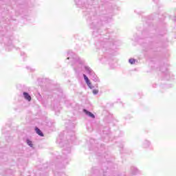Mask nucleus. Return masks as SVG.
Returning a JSON list of instances; mask_svg holds the SVG:
<instances>
[{
    "label": "nucleus",
    "instance_id": "3",
    "mask_svg": "<svg viewBox=\"0 0 176 176\" xmlns=\"http://www.w3.org/2000/svg\"><path fill=\"white\" fill-rule=\"evenodd\" d=\"M35 131L36 134L40 135V137H43V133H42V131H41V129H39L38 127L35 128Z\"/></svg>",
    "mask_w": 176,
    "mask_h": 176
},
{
    "label": "nucleus",
    "instance_id": "7",
    "mask_svg": "<svg viewBox=\"0 0 176 176\" xmlns=\"http://www.w3.org/2000/svg\"><path fill=\"white\" fill-rule=\"evenodd\" d=\"M93 94H98V90H97V89H94V90H93Z\"/></svg>",
    "mask_w": 176,
    "mask_h": 176
},
{
    "label": "nucleus",
    "instance_id": "1",
    "mask_svg": "<svg viewBox=\"0 0 176 176\" xmlns=\"http://www.w3.org/2000/svg\"><path fill=\"white\" fill-rule=\"evenodd\" d=\"M23 97L28 101H31L32 100L31 96H30V94L27 92H23Z\"/></svg>",
    "mask_w": 176,
    "mask_h": 176
},
{
    "label": "nucleus",
    "instance_id": "4",
    "mask_svg": "<svg viewBox=\"0 0 176 176\" xmlns=\"http://www.w3.org/2000/svg\"><path fill=\"white\" fill-rule=\"evenodd\" d=\"M83 76H84V79H85L86 83L87 84L88 86L90 87V85H91V82H90L89 78H87L85 74H83Z\"/></svg>",
    "mask_w": 176,
    "mask_h": 176
},
{
    "label": "nucleus",
    "instance_id": "5",
    "mask_svg": "<svg viewBox=\"0 0 176 176\" xmlns=\"http://www.w3.org/2000/svg\"><path fill=\"white\" fill-rule=\"evenodd\" d=\"M129 63L130 64H135V59L134 58L129 59Z\"/></svg>",
    "mask_w": 176,
    "mask_h": 176
},
{
    "label": "nucleus",
    "instance_id": "2",
    "mask_svg": "<svg viewBox=\"0 0 176 176\" xmlns=\"http://www.w3.org/2000/svg\"><path fill=\"white\" fill-rule=\"evenodd\" d=\"M83 111L85 112V113H86V115H88V116H89L90 118H92L93 119H94V118H96L94 114H93L91 112L88 111L86 109H84Z\"/></svg>",
    "mask_w": 176,
    "mask_h": 176
},
{
    "label": "nucleus",
    "instance_id": "6",
    "mask_svg": "<svg viewBox=\"0 0 176 176\" xmlns=\"http://www.w3.org/2000/svg\"><path fill=\"white\" fill-rule=\"evenodd\" d=\"M27 144L29 145V146H32V142L31 140H28Z\"/></svg>",
    "mask_w": 176,
    "mask_h": 176
}]
</instances>
